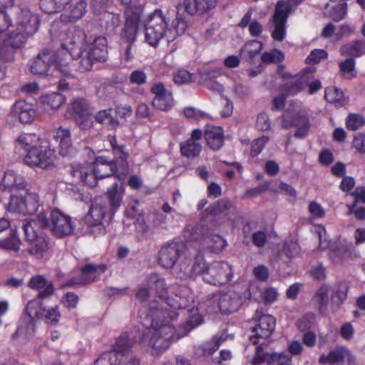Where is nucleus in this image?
<instances>
[{
  "label": "nucleus",
  "instance_id": "45",
  "mask_svg": "<svg viewBox=\"0 0 365 365\" xmlns=\"http://www.w3.org/2000/svg\"><path fill=\"white\" fill-rule=\"evenodd\" d=\"M324 97L329 103L336 105H343L345 102L343 92L334 86L325 89Z\"/></svg>",
  "mask_w": 365,
  "mask_h": 365
},
{
  "label": "nucleus",
  "instance_id": "57",
  "mask_svg": "<svg viewBox=\"0 0 365 365\" xmlns=\"http://www.w3.org/2000/svg\"><path fill=\"white\" fill-rule=\"evenodd\" d=\"M232 92L236 98L242 100L249 96L250 88L241 82L235 81Z\"/></svg>",
  "mask_w": 365,
  "mask_h": 365
},
{
  "label": "nucleus",
  "instance_id": "46",
  "mask_svg": "<svg viewBox=\"0 0 365 365\" xmlns=\"http://www.w3.org/2000/svg\"><path fill=\"white\" fill-rule=\"evenodd\" d=\"M204 228L198 224H190L187 225L184 235L188 241H197L204 238L202 230Z\"/></svg>",
  "mask_w": 365,
  "mask_h": 365
},
{
  "label": "nucleus",
  "instance_id": "22",
  "mask_svg": "<svg viewBox=\"0 0 365 365\" xmlns=\"http://www.w3.org/2000/svg\"><path fill=\"white\" fill-rule=\"evenodd\" d=\"M151 92L155 95L152 102L153 107L160 110H168L173 107L172 93L165 89L163 83H154Z\"/></svg>",
  "mask_w": 365,
  "mask_h": 365
},
{
  "label": "nucleus",
  "instance_id": "60",
  "mask_svg": "<svg viewBox=\"0 0 365 365\" xmlns=\"http://www.w3.org/2000/svg\"><path fill=\"white\" fill-rule=\"evenodd\" d=\"M352 148H354L356 153L360 155L365 154V135L358 133L354 137L352 140Z\"/></svg>",
  "mask_w": 365,
  "mask_h": 365
},
{
  "label": "nucleus",
  "instance_id": "4",
  "mask_svg": "<svg viewBox=\"0 0 365 365\" xmlns=\"http://www.w3.org/2000/svg\"><path fill=\"white\" fill-rule=\"evenodd\" d=\"M42 229H48L57 237L73 233L76 225L70 216L58 210H42L34 219Z\"/></svg>",
  "mask_w": 365,
  "mask_h": 365
},
{
  "label": "nucleus",
  "instance_id": "62",
  "mask_svg": "<svg viewBox=\"0 0 365 365\" xmlns=\"http://www.w3.org/2000/svg\"><path fill=\"white\" fill-rule=\"evenodd\" d=\"M327 53L324 49H314L313 50L310 54L306 58V62L310 64H317L322 59H325L327 58Z\"/></svg>",
  "mask_w": 365,
  "mask_h": 365
},
{
  "label": "nucleus",
  "instance_id": "25",
  "mask_svg": "<svg viewBox=\"0 0 365 365\" xmlns=\"http://www.w3.org/2000/svg\"><path fill=\"white\" fill-rule=\"evenodd\" d=\"M28 286L31 289L38 291L35 299L38 300L51 297L55 291L53 282L47 280L43 275H33Z\"/></svg>",
  "mask_w": 365,
  "mask_h": 365
},
{
  "label": "nucleus",
  "instance_id": "11",
  "mask_svg": "<svg viewBox=\"0 0 365 365\" xmlns=\"http://www.w3.org/2000/svg\"><path fill=\"white\" fill-rule=\"evenodd\" d=\"M55 158V151L48 146H36L26 153L24 163L31 168H47L52 165Z\"/></svg>",
  "mask_w": 365,
  "mask_h": 365
},
{
  "label": "nucleus",
  "instance_id": "50",
  "mask_svg": "<svg viewBox=\"0 0 365 365\" xmlns=\"http://www.w3.org/2000/svg\"><path fill=\"white\" fill-rule=\"evenodd\" d=\"M91 170V166L88 163L77 165L72 168L71 174L76 178L78 182H86L87 177Z\"/></svg>",
  "mask_w": 365,
  "mask_h": 365
},
{
  "label": "nucleus",
  "instance_id": "28",
  "mask_svg": "<svg viewBox=\"0 0 365 365\" xmlns=\"http://www.w3.org/2000/svg\"><path fill=\"white\" fill-rule=\"evenodd\" d=\"M9 226L10 222L8 220L4 217L0 218V247L17 252L19 250L21 241L16 235V231L10 232L9 237H1L2 233L6 231Z\"/></svg>",
  "mask_w": 365,
  "mask_h": 365
},
{
  "label": "nucleus",
  "instance_id": "6",
  "mask_svg": "<svg viewBox=\"0 0 365 365\" xmlns=\"http://www.w3.org/2000/svg\"><path fill=\"white\" fill-rule=\"evenodd\" d=\"M39 226L34 219L26 220L23 224V230L26 240L31 245L28 249L29 252L37 259L42 258L49 250L48 237L41 230L36 229Z\"/></svg>",
  "mask_w": 365,
  "mask_h": 365
},
{
  "label": "nucleus",
  "instance_id": "55",
  "mask_svg": "<svg viewBox=\"0 0 365 365\" xmlns=\"http://www.w3.org/2000/svg\"><path fill=\"white\" fill-rule=\"evenodd\" d=\"M348 289L345 283H341L331 296L333 302L339 306L343 304L347 298Z\"/></svg>",
  "mask_w": 365,
  "mask_h": 365
},
{
  "label": "nucleus",
  "instance_id": "34",
  "mask_svg": "<svg viewBox=\"0 0 365 365\" xmlns=\"http://www.w3.org/2000/svg\"><path fill=\"white\" fill-rule=\"evenodd\" d=\"M190 261L191 274H205L209 270V265L205 262L203 255L197 250H189L187 259Z\"/></svg>",
  "mask_w": 365,
  "mask_h": 365
},
{
  "label": "nucleus",
  "instance_id": "31",
  "mask_svg": "<svg viewBox=\"0 0 365 365\" xmlns=\"http://www.w3.org/2000/svg\"><path fill=\"white\" fill-rule=\"evenodd\" d=\"M0 186L3 190L9 191L21 190L26 187V182L22 176L13 170H8L4 173Z\"/></svg>",
  "mask_w": 365,
  "mask_h": 365
},
{
  "label": "nucleus",
  "instance_id": "35",
  "mask_svg": "<svg viewBox=\"0 0 365 365\" xmlns=\"http://www.w3.org/2000/svg\"><path fill=\"white\" fill-rule=\"evenodd\" d=\"M204 136L207 145L212 150H219L224 143L223 131L220 127H211L206 129Z\"/></svg>",
  "mask_w": 365,
  "mask_h": 365
},
{
  "label": "nucleus",
  "instance_id": "43",
  "mask_svg": "<svg viewBox=\"0 0 365 365\" xmlns=\"http://www.w3.org/2000/svg\"><path fill=\"white\" fill-rule=\"evenodd\" d=\"M95 120L97 123L104 124L112 128L117 127L119 124L118 120L112 115V109L98 111L95 115Z\"/></svg>",
  "mask_w": 365,
  "mask_h": 365
},
{
  "label": "nucleus",
  "instance_id": "5",
  "mask_svg": "<svg viewBox=\"0 0 365 365\" xmlns=\"http://www.w3.org/2000/svg\"><path fill=\"white\" fill-rule=\"evenodd\" d=\"M24 314L29 317V322L26 325V330L35 331L36 320H43L46 324L55 325L61 318L59 307L56 305L46 309L41 300L32 299L28 302Z\"/></svg>",
  "mask_w": 365,
  "mask_h": 365
},
{
  "label": "nucleus",
  "instance_id": "64",
  "mask_svg": "<svg viewBox=\"0 0 365 365\" xmlns=\"http://www.w3.org/2000/svg\"><path fill=\"white\" fill-rule=\"evenodd\" d=\"M192 74L185 71L180 70L173 76V81L178 85L188 83L191 81Z\"/></svg>",
  "mask_w": 365,
  "mask_h": 365
},
{
  "label": "nucleus",
  "instance_id": "23",
  "mask_svg": "<svg viewBox=\"0 0 365 365\" xmlns=\"http://www.w3.org/2000/svg\"><path fill=\"white\" fill-rule=\"evenodd\" d=\"M264 343H260L255 350V354L251 361L252 365H261L263 363H267V365H274L275 364H281L282 361H284L290 357L287 354L283 353H269L263 351Z\"/></svg>",
  "mask_w": 365,
  "mask_h": 365
},
{
  "label": "nucleus",
  "instance_id": "30",
  "mask_svg": "<svg viewBox=\"0 0 365 365\" xmlns=\"http://www.w3.org/2000/svg\"><path fill=\"white\" fill-rule=\"evenodd\" d=\"M220 75L221 71L220 69L213 68L202 72L200 78L207 89L217 94H222L224 91V86L215 81Z\"/></svg>",
  "mask_w": 365,
  "mask_h": 365
},
{
  "label": "nucleus",
  "instance_id": "3",
  "mask_svg": "<svg viewBox=\"0 0 365 365\" xmlns=\"http://www.w3.org/2000/svg\"><path fill=\"white\" fill-rule=\"evenodd\" d=\"M180 9H182V6L179 4L177 6L175 19L172 21L170 27L168 26L166 16L161 10L156 9L149 15L145 24V42L153 47H156L159 42L164 38L168 42H171L178 36L184 34L190 22L182 14H180Z\"/></svg>",
  "mask_w": 365,
  "mask_h": 365
},
{
  "label": "nucleus",
  "instance_id": "47",
  "mask_svg": "<svg viewBox=\"0 0 365 365\" xmlns=\"http://www.w3.org/2000/svg\"><path fill=\"white\" fill-rule=\"evenodd\" d=\"M26 200V210L28 215H34L36 213V215L42 210H44L43 207L40 208L39 205V197L35 192H29L27 195L24 197Z\"/></svg>",
  "mask_w": 365,
  "mask_h": 365
},
{
  "label": "nucleus",
  "instance_id": "14",
  "mask_svg": "<svg viewBox=\"0 0 365 365\" xmlns=\"http://www.w3.org/2000/svg\"><path fill=\"white\" fill-rule=\"evenodd\" d=\"M276 320L274 317L269 314L261 315L255 326L253 327V335L250 336V340L254 345L259 344L258 339H266L269 338L275 329Z\"/></svg>",
  "mask_w": 365,
  "mask_h": 365
},
{
  "label": "nucleus",
  "instance_id": "24",
  "mask_svg": "<svg viewBox=\"0 0 365 365\" xmlns=\"http://www.w3.org/2000/svg\"><path fill=\"white\" fill-rule=\"evenodd\" d=\"M173 298L167 297L168 305L173 309H185L194 302L193 294L187 287L177 286Z\"/></svg>",
  "mask_w": 365,
  "mask_h": 365
},
{
  "label": "nucleus",
  "instance_id": "29",
  "mask_svg": "<svg viewBox=\"0 0 365 365\" xmlns=\"http://www.w3.org/2000/svg\"><path fill=\"white\" fill-rule=\"evenodd\" d=\"M217 0H183V8L190 15L203 14L213 9Z\"/></svg>",
  "mask_w": 365,
  "mask_h": 365
},
{
  "label": "nucleus",
  "instance_id": "2",
  "mask_svg": "<svg viewBox=\"0 0 365 365\" xmlns=\"http://www.w3.org/2000/svg\"><path fill=\"white\" fill-rule=\"evenodd\" d=\"M83 37L84 34L81 30L71 29L63 35L61 46L73 58H79L78 69L81 72H86L91 70L96 62L105 61L107 41L105 37L98 36L91 43L86 42L77 48L76 44L81 42Z\"/></svg>",
  "mask_w": 365,
  "mask_h": 365
},
{
  "label": "nucleus",
  "instance_id": "54",
  "mask_svg": "<svg viewBox=\"0 0 365 365\" xmlns=\"http://www.w3.org/2000/svg\"><path fill=\"white\" fill-rule=\"evenodd\" d=\"M365 124V119L359 114H349L346 118V128L352 131L356 130Z\"/></svg>",
  "mask_w": 365,
  "mask_h": 365
},
{
  "label": "nucleus",
  "instance_id": "59",
  "mask_svg": "<svg viewBox=\"0 0 365 365\" xmlns=\"http://www.w3.org/2000/svg\"><path fill=\"white\" fill-rule=\"evenodd\" d=\"M221 343L220 339H214L212 341L203 344L200 349L203 356L212 355L220 347Z\"/></svg>",
  "mask_w": 365,
  "mask_h": 365
},
{
  "label": "nucleus",
  "instance_id": "19",
  "mask_svg": "<svg viewBox=\"0 0 365 365\" xmlns=\"http://www.w3.org/2000/svg\"><path fill=\"white\" fill-rule=\"evenodd\" d=\"M87 4L85 0H70L60 16L64 24L74 23L86 13Z\"/></svg>",
  "mask_w": 365,
  "mask_h": 365
},
{
  "label": "nucleus",
  "instance_id": "10",
  "mask_svg": "<svg viewBox=\"0 0 365 365\" xmlns=\"http://www.w3.org/2000/svg\"><path fill=\"white\" fill-rule=\"evenodd\" d=\"M120 167L121 161H117L115 158L109 160L106 157L99 156L96 158L93 163V174L98 179L115 176L120 180H125L129 173L121 178Z\"/></svg>",
  "mask_w": 365,
  "mask_h": 365
},
{
  "label": "nucleus",
  "instance_id": "13",
  "mask_svg": "<svg viewBox=\"0 0 365 365\" xmlns=\"http://www.w3.org/2000/svg\"><path fill=\"white\" fill-rule=\"evenodd\" d=\"M56 60V53L51 50H43L33 59L30 71L33 74L38 76L49 75Z\"/></svg>",
  "mask_w": 365,
  "mask_h": 365
},
{
  "label": "nucleus",
  "instance_id": "48",
  "mask_svg": "<svg viewBox=\"0 0 365 365\" xmlns=\"http://www.w3.org/2000/svg\"><path fill=\"white\" fill-rule=\"evenodd\" d=\"M329 287L327 284H322L316 292L314 299L317 302L320 312L326 309L328 304V294Z\"/></svg>",
  "mask_w": 365,
  "mask_h": 365
},
{
  "label": "nucleus",
  "instance_id": "32",
  "mask_svg": "<svg viewBox=\"0 0 365 365\" xmlns=\"http://www.w3.org/2000/svg\"><path fill=\"white\" fill-rule=\"evenodd\" d=\"M324 9V14L335 21L343 19L346 14V0H330Z\"/></svg>",
  "mask_w": 365,
  "mask_h": 365
},
{
  "label": "nucleus",
  "instance_id": "9",
  "mask_svg": "<svg viewBox=\"0 0 365 365\" xmlns=\"http://www.w3.org/2000/svg\"><path fill=\"white\" fill-rule=\"evenodd\" d=\"M282 127L288 129L296 127L297 130L294 137L297 138H304L310 127L309 118L304 111L287 110L282 116Z\"/></svg>",
  "mask_w": 365,
  "mask_h": 365
},
{
  "label": "nucleus",
  "instance_id": "44",
  "mask_svg": "<svg viewBox=\"0 0 365 365\" xmlns=\"http://www.w3.org/2000/svg\"><path fill=\"white\" fill-rule=\"evenodd\" d=\"M356 61L353 58H347L339 64V71L343 78L351 79L356 76Z\"/></svg>",
  "mask_w": 365,
  "mask_h": 365
},
{
  "label": "nucleus",
  "instance_id": "61",
  "mask_svg": "<svg viewBox=\"0 0 365 365\" xmlns=\"http://www.w3.org/2000/svg\"><path fill=\"white\" fill-rule=\"evenodd\" d=\"M80 271L82 274L103 273L107 271V267L103 264H96L89 263L81 266Z\"/></svg>",
  "mask_w": 365,
  "mask_h": 365
},
{
  "label": "nucleus",
  "instance_id": "39",
  "mask_svg": "<svg viewBox=\"0 0 365 365\" xmlns=\"http://www.w3.org/2000/svg\"><path fill=\"white\" fill-rule=\"evenodd\" d=\"M180 153L183 157L189 159L197 158L202 151V145L198 142L187 140L180 144Z\"/></svg>",
  "mask_w": 365,
  "mask_h": 365
},
{
  "label": "nucleus",
  "instance_id": "18",
  "mask_svg": "<svg viewBox=\"0 0 365 365\" xmlns=\"http://www.w3.org/2000/svg\"><path fill=\"white\" fill-rule=\"evenodd\" d=\"M71 110L76 123L82 129H86L91 126L92 120L88 104L85 99L78 98L73 101L71 105Z\"/></svg>",
  "mask_w": 365,
  "mask_h": 365
},
{
  "label": "nucleus",
  "instance_id": "16",
  "mask_svg": "<svg viewBox=\"0 0 365 365\" xmlns=\"http://www.w3.org/2000/svg\"><path fill=\"white\" fill-rule=\"evenodd\" d=\"M355 357L351 351L344 346H337L327 354H322L318 359L322 365H342L346 361L349 364L354 361Z\"/></svg>",
  "mask_w": 365,
  "mask_h": 365
},
{
  "label": "nucleus",
  "instance_id": "49",
  "mask_svg": "<svg viewBox=\"0 0 365 365\" xmlns=\"http://www.w3.org/2000/svg\"><path fill=\"white\" fill-rule=\"evenodd\" d=\"M158 275H150L149 281H153L154 283L150 286V288L155 289L157 295L160 298H164L167 297L168 287L163 279L157 278Z\"/></svg>",
  "mask_w": 365,
  "mask_h": 365
},
{
  "label": "nucleus",
  "instance_id": "37",
  "mask_svg": "<svg viewBox=\"0 0 365 365\" xmlns=\"http://www.w3.org/2000/svg\"><path fill=\"white\" fill-rule=\"evenodd\" d=\"M340 54L349 58H357L365 54V41L356 40L342 45L339 50Z\"/></svg>",
  "mask_w": 365,
  "mask_h": 365
},
{
  "label": "nucleus",
  "instance_id": "42",
  "mask_svg": "<svg viewBox=\"0 0 365 365\" xmlns=\"http://www.w3.org/2000/svg\"><path fill=\"white\" fill-rule=\"evenodd\" d=\"M7 209L11 212L26 215V200L21 195H12L8 204Z\"/></svg>",
  "mask_w": 365,
  "mask_h": 365
},
{
  "label": "nucleus",
  "instance_id": "58",
  "mask_svg": "<svg viewBox=\"0 0 365 365\" xmlns=\"http://www.w3.org/2000/svg\"><path fill=\"white\" fill-rule=\"evenodd\" d=\"M262 61L264 63H277L280 62L284 59V54L278 49H274L270 52L264 53L262 55Z\"/></svg>",
  "mask_w": 365,
  "mask_h": 365
},
{
  "label": "nucleus",
  "instance_id": "15",
  "mask_svg": "<svg viewBox=\"0 0 365 365\" xmlns=\"http://www.w3.org/2000/svg\"><path fill=\"white\" fill-rule=\"evenodd\" d=\"M212 301L217 303L222 314H230L237 311L242 303V296L236 292H227L215 294Z\"/></svg>",
  "mask_w": 365,
  "mask_h": 365
},
{
  "label": "nucleus",
  "instance_id": "38",
  "mask_svg": "<svg viewBox=\"0 0 365 365\" xmlns=\"http://www.w3.org/2000/svg\"><path fill=\"white\" fill-rule=\"evenodd\" d=\"M307 78L304 76L296 75L291 77L283 86V90L288 95H294L304 88Z\"/></svg>",
  "mask_w": 365,
  "mask_h": 365
},
{
  "label": "nucleus",
  "instance_id": "17",
  "mask_svg": "<svg viewBox=\"0 0 365 365\" xmlns=\"http://www.w3.org/2000/svg\"><path fill=\"white\" fill-rule=\"evenodd\" d=\"M139 21L140 16L138 13H135L133 16L128 15L125 21V27L122 33V36L126 40L128 43L123 53V58L126 61H129L133 58L131 52L132 43L136 39Z\"/></svg>",
  "mask_w": 365,
  "mask_h": 365
},
{
  "label": "nucleus",
  "instance_id": "26",
  "mask_svg": "<svg viewBox=\"0 0 365 365\" xmlns=\"http://www.w3.org/2000/svg\"><path fill=\"white\" fill-rule=\"evenodd\" d=\"M106 210V205L104 200L101 198L95 199L91 203L88 212L85 216L86 223L90 227H101Z\"/></svg>",
  "mask_w": 365,
  "mask_h": 365
},
{
  "label": "nucleus",
  "instance_id": "36",
  "mask_svg": "<svg viewBox=\"0 0 365 365\" xmlns=\"http://www.w3.org/2000/svg\"><path fill=\"white\" fill-rule=\"evenodd\" d=\"M110 144L113 148L114 156L116 160L121 161L120 167V176H125L127 173H129V165L127 161L128 153L125 152L122 146L117 144V140L115 136H109Z\"/></svg>",
  "mask_w": 365,
  "mask_h": 365
},
{
  "label": "nucleus",
  "instance_id": "8",
  "mask_svg": "<svg viewBox=\"0 0 365 365\" xmlns=\"http://www.w3.org/2000/svg\"><path fill=\"white\" fill-rule=\"evenodd\" d=\"M188 248L182 242H170L163 245L158 252V264L165 269L173 268L178 259L182 258L183 263H187Z\"/></svg>",
  "mask_w": 365,
  "mask_h": 365
},
{
  "label": "nucleus",
  "instance_id": "1",
  "mask_svg": "<svg viewBox=\"0 0 365 365\" xmlns=\"http://www.w3.org/2000/svg\"><path fill=\"white\" fill-rule=\"evenodd\" d=\"M167 315V311L150 309L146 314V318L150 321V326L139 331L138 339L133 332H122L116 339L110 351L115 356H125L138 344L143 349H150L152 355H158L168 349L173 341L186 335L203 322L202 316L191 317L185 325L184 334H180L176 333L175 327L170 322L159 320L160 318L165 319Z\"/></svg>",
  "mask_w": 365,
  "mask_h": 365
},
{
  "label": "nucleus",
  "instance_id": "33",
  "mask_svg": "<svg viewBox=\"0 0 365 365\" xmlns=\"http://www.w3.org/2000/svg\"><path fill=\"white\" fill-rule=\"evenodd\" d=\"M66 98L59 93H52L43 95L39 99L40 103L46 112L58 110L65 103Z\"/></svg>",
  "mask_w": 365,
  "mask_h": 365
},
{
  "label": "nucleus",
  "instance_id": "40",
  "mask_svg": "<svg viewBox=\"0 0 365 365\" xmlns=\"http://www.w3.org/2000/svg\"><path fill=\"white\" fill-rule=\"evenodd\" d=\"M125 192L123 185L117 183L113 184L107 190V195L113 210H117L121 205Z\"/></svg>",
  "mask_w": 365,
  "mask_h": 365
},
{
  "label": "nucleus",
  "instance_id": "41",
  "mask_svg": "<svg viewBox=\"0 0 365 365\" xmlns=\"http://www.w3.org/2000/svg\"><path fill=\"white\" fill-rule=\"evenodd\" d=\"M39 138L34 133H24L20 135L16 140L18 148L25 150L27 153L29 150L37 146Z\"/></svg>",
  "mask_w": 365,
  "mask_h": 365
},
{
  "label": "nucleus",
  "instance_id": "63",
  "mask_svg": "<svg viewBox=\"0 0 365 365\" xmlns=\"http://www.w3.org/2000/svg\"><path fill=\"white\" fill-rule=\"evenodd\" d=\"M269 138L267 136H262L256 139L252 145L251 148V155L252 156H256L259 153H261L264 145L268 143Z\"/></svg>",
  "mask_w": 365,
  "mask_h": 365
},
{
  "label": "nucleus",
  "instance_id": "12",
  "mask_svg": "<svg viewBox=\"0 0 365 365\" xmlns=\"http://www.w3.org/2000/svg\"><path fill=\"white\" fill-rule=\"evenodd\" d=\"M294 5L288 1H280L277 3L273 16L274 29L271 34L274 40L278 41L284 40L286 34L287 19L291 7Z\"/></svg>",
  "mask_w": 365,
  "mask_h": 365
},
{
  "label": "nucleus",
  "instance_id": "21",
  "mask_svg": "<svg viewBox=\"0 0 365 365\" xmlns=\"http://www.w3.org/2000/svg\"><path fill=\"white\" fill-rule=\"evenodd\" d=\"M10 115L19 119L23 124L32 123L36 117V110L33 104L26 101H16L11 107Z\"/></svg>",
  "mask_w": 365,
  "mask_h": 365
},
{
  "label": "nucleus",
  "instance_id": "20",
  "mask_svg": "<svg viewBox=\"0 0 365 365\" xmlns=\"http://www.w3.org/2000/svg\"><path fill=\"white\" fill-rule=\"evenodd\" d=\"M39 19L28 9H21L16 20V29L27 35H33L38 29Z\"/></svg>",
  "mask_w": 365,
  "mask_h": 365
},
{
  "label": "nucleus",
  "instance_id": "27",
  "mask_svg": "<svg viewBox=\"0 0 365 365\" xmlns=\"http://www.w3.org/2000/svg\"><path fill=\"white\" fill-rule=\"evenodd\" d=\"M53 139L58 143L59 153L62 156H71L76 153L68 129L59 127L55 131Z\"/></svg>",
  "mask_w": 365,
  "mask_h": 365
},
{
  "label": "nucleus",
  "instance_id": "52",
  "mask_svg": "<svg viewBox=\"0 0 365 365\" xmlns=\"http://www.w3.org/2000/svg\"><path fill=\"white\" fill-rule=\"evenodd\" d=\"M203 281L206 283L220 287L229 283L233 275H202Z\"/></svg>",
  "mask_w": 365,
  "mask_h": 365
},
{
  "label": "nucleus",
  "instance_id": "51",
  "mask_svg": "<svg viewBox=\"0 0 365 365\" xmlns=\"http://www.w3.org/2000/svg\"><path fill=\"white\" fill-rule=\"evenodd\" d=\"M96 275H76L66 283V286H84L96 281Z\"/></svg>",
  "mask_w": 365,
  "mask_h": 365
},
{
  "label": "nucleus",
  "instance_id": "56",
  "mask_svg": "<svg viewBox=\"0 0 365 365\" xmlns=\"http://www.w3.org/2000/svg\"><path fill=\"white\" fill-rule=\"evenodd\" d=\"M208 247L212 249L214 252H220L227 245V242L225 239L219 235H214L211 238H205Z\"/></svg>",
  "mask_w": 365,
  "mask_h": 365
},
{
  "label": "nucleus",
  "instance_id": "7",
  "mask_svg": "<svg viewBox=\"0 0 365 365\" xmlns=\"http://www.w3.org/2000/svg\"><path fill=\"white\" fill-rule=\"evenodd\" d=\"M6 33L0 34V58L4 61H11L16 49L21 48L26 42L28 36L22 31L15 29L9 19Z\"/></svg>",
  "mask_w": 365,
  "mask_h": 365
},
{
  "label": "nucleus",
  "instance_id": "53",
  "mask_svg": "<svg viewBox=\"0 0 365 365\" xmlns=\"http://www.w3.org/2000/svg\"><path fill=\"white\" fill-rule=\"evenodd\" d=\"M262 48V44L257 40L247 43L242 48V53L250 58H253Z\"/></svg>",
  "mask_w": 365,
  "mask_h": 365
}]
</instances>
